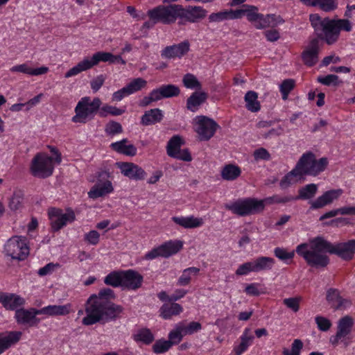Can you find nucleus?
Here are the masks:
<instances>
[{
  "instance_id": "1",
  "label": "nucleus",
  "mask_w": 355,
  "mask_h": 355,
  "mask_svg": "<svg viewBox=\"0 0 355 355\" xmlns=\"http://www.w3.org/2000/svg\"><path fill=\"white\" fill-rule=\"evenodd\" d=\"M296 252L302 257L307 264L315 268H324L329 263L326 253L336 254L345 261H350L355 254V239L335 244L322 236L310 240L309 243H302L296 248Z\"/></svg>"
},
{
  "instance_id": "2",
  "label": "nucleus",
  "mask_w": 355,
  "mask_h": 355,
  "mask_svg": "<svg viewBox=\"0 0 355 355\" xmlns=\"http://www.w3.org/2000/svg\"><path fill=\"white\" fill-rule=\"evenodd\" d=\"M116 297L113 290L105 288L98 295H91L85 306L86 316L83 318V324L92 325L101 320H114L123 311V307L114 304L112 300Z\"/></svg>"
},
{
  "instance_id": "3",
  "label": "nucleus",
  "mask_w": 355,
  "mask_h": 355,
  "mask_svg": "<svg viewBox=\"0 0 355 355\" xmlns=\"http://www.w3.org/2000/svg\"><path fill=\"white\" fill-rule=\"evenodd\" d=\"M309 20L318 38L329 45L338 41L340 31L349 32L352 30L351 22L345 19H331L328 17L322 18L318 14H311Z\"/></svg>"
},
{
  "instance_id": "4",
  "label": "nucleus",
  "mask_w": 355,
  "mask_h": 355,
  "mask_svg": "<svg viewBox=\"0 0 355 355\" xmlns=\"http://www.w3.org/2000/svg\"><path fill=\"white\" fill-rule=\"evenodd\" d=\"M291 201H293L291 196H280L274 195L262 200L254 198L239 199L231 204L225 205V207L239 216H246L261 212L266 205L286 203Z\"/></svg>"
},
{
  "instance_id": "5",
  "label": "nucleus",
  "mask_w": 355,
  "mask_h": 355,
  "mask_svg": "<svg viewBox=\"0 0 355 355\" xmlns=\"http://www.w3.org/2000/svg\"><path fill=\"white\" fill-rule=\"evenodd\" d=\"M328 163L327 157L316 159L315 154L309 151L301 156L295 168L302 177L316 176L325 170Z\"/></svg>"
},
{
  "instance_id": "6",
  "label": "nucleus",
  "mask_w": 355,
  "mask_h": 355,
  "mask_svg": "<svg viewBox=\"0 0 355 355\" xmlns=\"http://www.w3.org/2000/svg\"><path fill=\"white\" fill-rule=\"evenodd\" d=\"M101 104L102 101L98 97L94 98L92 101L89 97L82 98L75 108L76 115L72 117V121L85 123L89 119H92L95 114H98Z\"/></svg>"
},
{
  "instance_id": "7",
  "label": "nucleus",
  "mask_w": 355,
  "mask_h": 355,
  "mask_svg": "<svg viewBox=\"0 0 355 355\" xmlns=\"http://www.w3.org/2000/svg\"><path fill=\"white\" fill-rule=\"evenodd\" d=\"M180 5L173 4L169 6H158L149 10L148 16L152 20L161 22L164 24L174 23L180 17Z\"/></svg>"
},
{
  "instance_id": "8",
  "label": "nucleus",
  "mask_w": 355,
  "mask_h": 355,
  "mask_svg": "<svg viewBox=\"0 0 355 355\" xmlns=\"http://www.w3.org/2000/svg\"><path fill=\"white\" fill-rule=\"evenodd\" d=\"M4 250L7 256L12 259L24 260L29 254L27 239L22 236H15L6 243Z\"/></svg>"
},
{
  "instance_id": "9",
  "label": "nucleus",
  "mask_w": 355,
  "mask_h": 355,
  "mask_svg": "<svg viewBox=\"0 0 355 355\" xmlns=\"http://www.w3.org/2000/svg\"><path fill=\"white\" fill-rule=\"evenodd\" d=\"M180 93V88L172 84L162 85L159 87L151 91L148 96H144L139 101V105L144 107L162 98H168L178 96Z\"/></svg>"
},
{
  "instance_id": "10",
  "label": "nucleus",
  "mask_w": 355,
  "mask_h": 355,
  "mask_svg": "<svg viewBox=\"0 0 355 355\" xmlns=\"http://www.w3.org/2000/svg\"><path fill=\"white\" fill-rule=\"evenodd\" d=\"M53 158L46 154L37 153L32 159L31 174L40 178H46L53 174Z\"/></svg>"
},
{
  "instance_id": "11",
  "label": "nucleus",
  "mask_w": 355,
  "mask_h": 355,
  "mask_svg": "<svg viewBox=\"0 0 355 355\" xmlns=\"http://www.w3.org/2000/svg\"><path fill=\"white\" fill-rule=\"evenodd\" d=\"M182 248V241H169L147 252L145 255V259L151 260L159 257L168 258L178 253Z\"/></svg>"
},
{
  "instance_id": "12",
  "label": "nucleus",
  "mask_w": 355,
  "mask_h": 355,
  "mask_svg": "<svg viewBox=\"0 0 355 355\" xmlns=\"http://www.w3.org/2000/svg\"><path fill=\"white\" fill-rule=\"evenodd\" d=\"M49 216L51 219V227L55 232L76 219L75 213L71 208H68L65 213H63L60 209L51 208L49 211Z\"/></svg>"
},
{
  "instance_id": "13",
  "label": "nucleus",
  "mask_w": 355,
  "mask_h": 355,
  "mask_svg": "<svg viewBox=\"0 0 355 355\" xmlns=\"http://www.w3.org/2000/svg\"><path fill=\"white\" fill-rule=\"evenodd\" d=\"M196 120V132L198 134L200 140H209L219 127L218 125L213 119L205 116H199Z\"/></svg>"
},
{
  "instance_id": "14",
  "label": "nucleus",
  "mask_w": 355,
  "mask_h": 355,
  "mask_svg": "<svg viewBox=\"0 0 355 355\" xmlns=\"http://www.w3.org/2000/svg\"><path fill=\"white\" fill-rule=\"evenodd\" d=\"M109 177L110 173L107 171L98 172L97 175L98 182L88 193L89 198L94 199L112 192V183L107 180Z\"/></svg>"
},
{
  "instance_id": "15",
  "label": "nucleus",
  "mask_w": 355,
  "mask_h": 355,
  "mask_svg": "<svg viewBox=\"0 0 355 355\" xmlns=\"http://www.w3.org/2000/svg\"><path fill=\"white\" fill-rule=\"evenodd\" d=\"M37 315H41L40 309L21 308L16 310L15 318L19 324L36 327L40 322V320L36 317Z\"/></svg>"
},
{
  "instance_id": "16",
  "label": "nucleus",
  "mask_w": 355,
  "mask_h": 355,
  "mask_svg": "<svg viewBox=\"0 0 355 355\" xmlns=\"http://www.w3.org/2000/svg\"><path fill=\"white\" fill-rule=\"evenodd\" d=\"M342 193L343 191L340 189L327 191L315 200L309 201L310 209H319L331 205L334 200H337Z\"/></svg>"
},
{
  "instance_id": "17",
  "label": "nucleus",
  "mask_w": 355,
  "mask_h": 355,
  "mask_svg": "<svg viewBox=\"0 0 355 355\" xmlns=\"http://www.w3.org/2000/svg\"><path fill=\"white\" fill-rule=\"evenodd\" d=\"M190 49V43L188 40H184L178 44L167 46L161 51V56L165 59H172L175 58H182L185 55Z\"/></svg>"
},
{
  "instance_id": "18",
  "label": "nucleus",
  "mask_w": 355,
  "mask_h": 355,
  "mask_svg": "<svg viewBox=\"0 0 355 355\" xmlns=\"http://www.w3.org/2000/svg\"><path fill=\"white\" fill-rule=\"evenodd\" d=\"M116 166L121 173L130 179L143 180L146 174L142 168L132 162H117Z\"/></svg>"
},
{
  "instance_id": "19",
  "label": "nucleus",
  "mask_w": 355,
  "mask_h": 355,
  "mask_svg": "<svg viewBox=\"0 0 355 355\" xmlns=\"http://www.w3.org/2000/svg\"><path fill=\"white\" fill-rule=\"evenodd\" d=\"M123 287L128 289L136 291L141 287L144 277L137 271L129 269L123 270Z\"/></svg>"
},
{
  "instance_id": "20",
  "label": "nucleus",
  "mask_w": 355,
  "mask_h": 355,
  "mask_svg": "<svg viewBox=\"0 0 355 355\" xmlns=\"http://www.w3.org/2000/svg\"><path fill=\"white\" fill-rule=\"evenodd\" d=\"M319 40L315 38L311 40L306 49L302 53V58L304 64L312 67L316 64L318 58Z\"/></svg>"
},
{
  "instance_id": "21",
  "label": "nucleus",
  "mask_w": 355,
  "mask_h": 355,
  "mask_svg": "<svg viewBox=\"0 0 355 355\" xmlns=\"http://www.w3.org/2000/svg\"><path fill=\"white\" fill-rule=\"evenodd\" d=\"M207 14V11L200 6H188L184 8L180 5V18L184 19L187 21L194 23L198 19H203Z\"/></svg>"
},
{
  "instance_id": "22",
  "label": "nucleus",
  "mask_w": 355,
  "mask_h": 355,
  "mask_svg": "<svg viewBox=\"0 0 355 355\" xmlns=\"http://www.w3.org/2000/svg\"><path fill=\"white\" fill-rule=\"evenodd\" d=\"M0 302L6 310L14 311L24 305L25 300L18 295L0 292Z\"/></svg>"
},
{
  "instance_id": "23",
  "label": "nucleus",
  "mask_w": 355,
  "mask_h": 355,
  "mask_svg": "<svg viewBox=\"0 0 355 355\" xmlns=\"http://www.w3.org/2000/svg\"><path fill=\"white\" fill-rule=\"evenodd\" d=\"M22 335L21 331H12L5 334L0 333V355L8 349L11 346L17 343Z\"/></svg>"
},
{
  "instance_id": "24",
  "label": "nucleus",
  "mask_w": 355,
  "mask_h": 355,
  "mask_svg": "<svg viewBox=\"0 0 355 355\" xmlns=\"http://www.w3.org/2000/svg\"><path fill=\"white\" fill-rule=\"evenodd\" d=\"M71 307L69 303L64 305H49L41 309L40 313L49 316L67 315L72 311Z\"/></svg>"
},
{
  "instance_id": "25",
  "label": "nucleus",
  "mask_w": 355,
  "mask_h": 355,
  "mask_svg": "<svg viewBox=\"0 0 355 355\" xmlns=\"http://www.w3.org/2000/svg\"><path fill=\"white\" fill-rule=\"evenodd\" d=\"M164 114L159 108L150 109L146 111L141 118V123L143 125H150L159 123L163 119Z\"/></svg>"
},
{
  "instance_id": "26",
  "label": "nucleus",
  "mask_w": 355,
  "mask_h": 355,
  "mask_svg": "<svg viewBox=\"0 0 355 355\" xmlns=\"http://www.w3.org/2000/svg\"><path fill=\"white\" fill-rule=\"evenodd\" d=\"M128 142V139H123L119 141L112 143L110 148L120 154L135 156L137 154V148L133 144H127Z\"/></svg>"
},
{
  "instance_id": "27",
  "label": "nucleus",
  "mask_w": 355,
  "mask_h": 355,
  "mask_svg": "<svg viewBox=\"0 0 355 355\" xmlns=\"http://www.w3.org/2000/svg\"><path fill=\"white\" fill-rule=\"evenodd\" d=\"M208 98V94L204 92H195L187 100V108L196 112L199 106L204 103Z\"/></svg>"
},
{
  "instance_id": "28",
  "label": "nucleus",
  "mask_w": 355,
  "mask_h": 355,
  "mask_svg": "<svg viewBox=\"0 0 355 355\" xmlns=\"http://www.w3.org/2000/svg\"><path fill=\"white\" fill-rule=\"evenodd\" d=\"M11 72H19L31 76H40L48 72L49 68L46 67H41L37 69H33L27 63L15 65L10 69Z\"/></svg>"
},
{
  "instance_id": "29",
  "label": "nucleus",
  "mask_w": 355,
  "mask_h": 355,
  "mask_svg": "<svg viewBox=\"0 0 355 355\" xmlns=\"http://www.w3.org/2000/svg\"><path fill=\"white\" fill-rule=\"evenodd\" d=\"M183 311L182 306L175 302L164 304L160 308V316L165 320H169L173 316L179 315Z\"/></svg>"
},
{
  "instance_id": "30",
  "label": "nucleus",
  "mask_w": 355,
  "mask_h": 355,
  "mask_svg": "<svg viewBox=\"0 0 355 355\" xmlns=\"http://www.w3.org/2000/svg\"><path fill=\"white\" fill-rule=\"evenodd\" d=\"M172 220L176 224L187 229L198 227L203 224L202 218H196L193 216L189 217L174 216Z\"/></svg>"
},
{
  "instance_id": "31",
  "label": "nucleus",
  "mask_w": 355,
  "mask_h": 355,
  "mask_svg": "<svg viewBox=\"0 0 355 355\" xmlns=\"http://www.w3.org/2000/svg\"><path fill=\"white\" fill-rule=\"evenodd\" d=\"M318 185L313 183L309 184L302 187L298 190V195L293 196V200H311L318 192Z\"/></svg>"
},
{
  "instance_id": "32",
  "label": "nucleus",
  "mask_w": 355,
  "mask_h": 355,
  "mask_svg": "<svg viewBox=\"0 0 355 355\" xmlns=\"http://www.w3.org/2000/svg\"><path fill=\"white\" fill-rule=\"evenodd\" d=\"M353 326L352 318L349 315L344 316L338 322L336 333L345 338L352 332Z\"/></svg>"
},
{
  "instance_id": "33",
  "label": "nucleus",
  "mask_w": 355,
  "mask_h": 355,
  "mask_svg": "<svg viewBox=\"0 0 355 355\" xmlns=\"http://www.w3.org/2000/svg\"><path fill=\"white\" fill-rule=\"evenodd\" d=\"M275 263L273 258L269 257H259L252 261L254 272L271 270Z\"/></svg>"
},
{
  "instance_id": "34",
  "label": "nucleus",
  "mask_w": 355,
  "mask_h": 355,
  "mask_svg": "<svg viewBox=\"0 0 355 355\" xmlns=\"http://www.w3.org/2000/svg\"><path fill=\"white\" fill-rule=\"evenodd\" d=\"M241 168L234 164H227L221 170V177L225 180L232 181L241 175Z\"/></svg>"
},
{
  "instance_id": "35",
  "label": "nucleus",
  "mask_w": 355,
  "mask_h": 355,
  "mask_svg": "<svg viewBox=\"0 0 355 355\" xmlns=\"http://www.w3.org/2000/svg\"><path fill=\"white\" fill-rule=\"evenodd\" d=\"M258 94L254 91H248L244 97L246 103L245 107L248 110L252 112H257L260 110L261 105L257 100Z\"/></svg>"
},
{
  "instance_id": "36",
  "label": "nucleus",
  "mask_w": 355,
  "mask_h": 355,
  "mask_svg": "<svg viewBox=\"0 0 355 355\" xmlns=\"http://www.w3.org/2000/svg\"><path fill=\"white\" fill-rule=\"evenodd\" d=\"M123 270H114L110 272L104 279L106 285L116 288L123 287Z\"/></svg>"
},
{
  "instance_id": "37",
  "label": "nucleus",
  "mask_w": 355,
  "mask_h": 355,
  "mask_svg": "<svg viewBox=\"0 0 355 355\" xmlns=\"http://www.w3.org/2000/svg\"><path fill=\"white\" fill-rule=\"evenodd\" d=\"M249 332L250 330L248 329H245L243 335L241 336L240 344L234 347V352L236 355H241L250 345L254 337L250 335Z\"/></svg>"
},
{
  "instance_id": "38",
  "label": "nucleus",
  "mask_w": 355,
  "mask_h": 355,
  "mask_svg": "<svg viewBox=\"0 0 355 355\" xmlns=\"http://www.w3.org/2000/svg\"><path fill=\"white\" fill-rule=\"evenodd\" d=\"M114 58V55L110 52L98 51L94 53L92 58H89V64L90 69L94 65L98 64L100 62H108L112 63V58Z\"/></svg>"
},
{
  "instance_id": "39",
  "label": "nucleus",
  "mask_w": 355,
  "mask_h": 355,
  "mask_svg": "<svg viewBox=\"0 0 355 355\" xmlns=\"http://www.w3.org/2000/svg\"><path fill=\"white\" fill-rule=\"evenodd\" d=\"M182 144L183 141L180 136H173L168 141L166 146L168 155L171 157H175V154L180 150V147Z\"/></svg>"
},
{
  "instance_id": "40",
  "label": "nucleus",
  "mask_w": 355,
  "mask_h": 355,
  "mask_svg": "<svg viewBox=\"0 0 355 355\" xmlns=\"http://www.w3.org/2000/svg\"><path fill=\"white\" fill-rule=\"evenodd\" d=\"M327 300L331 304L335 309H339L343 306V300L339 295L337 290L330 288L327 293Z\"/></svg>"
},
{
  "instance_id": "41",
  "label": "nucleus",
  "mask_w": 355,
  "mask_h": 355,
  "mask_svg": "<svg viewBox=\"0 0 355 355\" xmlns=\"http://www.w3.org/2000/svg\"><path fill=\"white\" fill-rule=\"evenodd\" d=\"M200 269L196 267H190L183 270L182 274L179 277L178 284L179 286H187L190 283L191 275H197Z\"/></svg>"
},
{
  "instance_id": "42",
  "label": "nucleus",
  "mask_w": 355,
  "mask_h": 355,
  "mask_svg": "<svg viewBox=\"0 0 355 355\" xmlns=\"http://www.w3.org/2000/svg\"><path fill=\"white\" fill-rule=\"evenodd\" d=\"M24 193L21 190L15 191L9 202L11 210L16 211L21 209L24 203Z\"/></svg>"
},
{
  "instance_id": "43",
  "label": "nucleus",
  "mask_w": 355,
  "mask_h": 355,
  "mask_svg": "<svg viewBox=\"0 0 355 355\" xmlns=\"http://www.w3.org/2000/svg\"><path fill=\"white\" fill-rule=\"evenodd\" d=\"M277 21L275 15H266L261 14V17L259 19L258 23L254 26L257 29H263L269 26H274L277 25Z\"/></svg>"
},
{
  "instance_id": "44",
  "label": "nucleus",
  "mask_w": 355,
  "mask_h": 355,
  "mask_svg": "<svg viewBox=\"0 0 355 355\" xmlns=\"http://www.w3.org/2000/svg\"><path fill=\"white\" fill-rule=\"evenodd\" d=\"M183 335L182 322H180L169 333L168 341L171 343V346L178 345L182 341Z\"/></svg>"
},
{
  "instance_id": "45",
  "label": "nucleus",
  "mask_w": 355,
  "mask_h": 355,
  "mask_svg": "<svg viewBox=\"0 0 355 355\" xmlns=\"http://www.w3.org/2000/svg\"><path fill=\"white\" fill-rule=\"evenodd\" d=\"M89 69L90 67L89 64V58H86L83 61L78 62L75 67L70 69L65 73L64 77L68 78Z\"/></svg>"
},
{
  "instance_id": "46",
  "label": "nucleus",
  "mask_w": 355,
  "mask_h": 355,
  "mask_svg": "<svg viewBox=\"0 0 355 355\" xmlns=\"http://www.w3.org/2000/svg\"><path fill=\"white\" fill-rule=\"evenodd\" d=\"M124 112V110L106 104L103 107H100L98 115L99 116L104 118L107 117L109 114L112 116H120Z\"/></svg>"
},
{
  "instance_id": "47",
  "label": "nucleus",
  "mask_w": 355,
  "mask_h": 355,
  "mask_svg": "<svg viewBox=\"0 0 355 355\" xmlns=\"http://www.w3.org/2000/svg\"><path fill=\"white\" fill-rule=\"evenodd\" d=\"M135 341H141L144 344L149 345L154 340V336L148 329H142L134 336Z\"/></svg>"
},
{
  "instance_id": "48",
  "label": "nucleus",
  "mask_w": 355,
  "mask_h": 355,
  "mask_svg": "<svg viewBox=\"0 0 355 355\" xmlns=\"http://www.w3.org/2000/svg\"><path fill=\"white\" fill-rule=\"evenodd\" d=\"M302 176L300 175V173H298L297 169L294 168L291 171L283 177L280 181L279 185L282 189H286L293 182H297V180H294V178H300Z\"/></svg>"
},
{
  "instance_id": "49",
  "label": "nucleus",
  "mask_w": 355,
  "mask_h": 355,
  "mask_svg": "<svg viewBox=\"0 0 355 355\" xmlns=\"http://www.w3.org/2000/svg\"><path fill=\"white\" fill-rule=\"evenodd\" d=\"M295 81L293 79H286L279 85V90L282 95V99L286 100L289 93L294 89Z\"/></svg>"
},
{
  "instance_id": "50",
  "label": "nucleus",
  "mask_w": 355,
  "mask_h": 355,
  "mask_svg": "<svg viewBox=\"0 0 355 355\" xmlns=\"http://www.w3.org/2000/svg\"><path fill=\"white\" fill-rule=\"evenodd\" d=\"M243 7L245 8L247 10L245 15L248 20L252 23L257 24L259 19L261 17V14L257 12V7L248 4H244Z\"/></svg>"
},
{
  "instance_id": "51",
  "label": "nucleus",
  "mask_w": 355,
  "mask_h": 355,
  "mask_svg": "<svg viewBox=\"0 0 355 355\" xmlns=\"http://www.w3.org/2000/svg\"><path fill=\"white\" fill-rule=\"evenodd\" d=\"M147 82L141 78L133 79L130 83L126 85V89H128L130 94L141 90L146 86Z\"/></svg>"
},
{
  "instance_id": "52",
  "label": "nucleus",
  "mask_w": 355,
  "mask_h": 355,
  "mask_svg": "<svg viewBox=\"0 0 355 355\" xmlns=\"http://www.w3.org/2000/svg\"><path fill=\"white\" fill-rule=\"evenodd\" d=\"M171 343L164 339H159L153 345V351L155 354H163L169 350L171 347Z\"/></svg>"
},
{
  "instance_id": "53",
  "label": "nucleus",
  "mask_w": 355,
  "mask_h": 355,
  "mask_svg": "<svg viewBox=\"0 0 355 355\" xmlns=\"http://www.w3.org/2000/svg\"><path fill=\"white\" fill-rule=\"evenodd\" d=\"M105 132L107 135L113 136L121 133L123 128L119 122L110 121L105 125Z\"/></svg>"
},
{
  "instance_id": "54",
  "label": "nucleus",
  "mask_w": 355,
  "mask_h": 355,
  "mask_svg": "<svg viewBox=\"0 0 355 355\" xmlns=\"http://www.w3.org/2000/svg\"><path fill=\"white\" fill-rule=\"evenodd\" d=\"M184 85L189 89H200L201 84L193 74L187 73L182 79Z\"/></svg>"
},
{
  "instance_id": "55",
  "label": "nucleus",
  "mask_w": 355,
  "mask_h": 355,
  "mask_svg": "<svg viewBox=\"0 0 355 355\" xmlns=\"http://www.w3.org/2000/svg\"><path fill=\"white\" fill-rule=\"evenodd\" d=\"M317 80L320 83L326 86H329L331 85L337 86L340 83L338 81V76L334 74H329L326 76H318Z\"/></svg>"
},
{
  "instance_id": "56",
  "label": "nucleus",
  "mask_w": 355,
  "mask_h": 355,
  "mask_svg": "<svg viewBox=\"0 0 355 355\" xmlns=\"http://www.w3.org/2000/svg\"><path fill=\"white\" fill-rule=\"evenodd\" d=\"M274 254L275 257L284 261L293 259L295 255L294 251L288 252L284 248H276Z\"/></svg>"
},
{
  "instance_id": "57",
  "label": "nucleus",
  "mask_w": 355,
  "mask_h": 355,
  "mask_svg": "<svg viewBox=\"0 0 355 355\" xmlns=\"http://www.w3.org/2000/svg\"><path fill=\"white\" fill-rule=\"evenodd\" d=\"M301 297H289L283 300V304L294 312H297L300 309V302Z\"/></svg>"
},
{
  "instance_id": "58",
  "label": "nucleus",
  "mask_w": 355,
  "mask_h": 355,
  "mask_svg": "<svg viewBox=\"0 0 355 355\" xmlns=\"http://www.w3.org/2000/svg\"><path fill=\"white\" fill-rule=\"evenodd\" d=\"M202 329V325L198 322H191L188 325H184L182 323V329L184 335H191L195 332L198 331Z\"/></svg>"
},
{
  "instance_id": "59",
  "label": "nucleus",
  "mask_w": 355,
  "mask_h": 355,
  "mask_svg": "<svg viewBox=\"0 0 355 355\" xmlns=\"http://www.w3.org/2000/svg\"><path fill=\"white\" fill-rule=\"evenodd\" d=\"M209 22H220L225 20H228L227 10L220 11L218 12L211 13L208 18Z\"/></svg>"
},
{
  "instance_id": "60",
  "label": "nucleus",
  "mask_w": 355,
  "mask_h": 355,
  "mask_svg": "<svg viewBox=\"0 0 355 355\" xmlns=\"http://www.w3.org/2000/svg\"><path fill=\"white\" fill-rule=\"evenodd\" d=\"M318 328L322 331H328L331 327V321L322 316H316L315 318Z\"/></svg>"
},
{
  "instance_id": "61",
  "label": "nucleus",
  "mask_w": 355,
  "mask_h": 355,
  "mask_svg": "<svg viewBox=\"0 0 355 355\" xmlns=\"http://www.w3.org/2000/svg\"><path fill=\"white\" fill-rule=\"evenodd\" d=\"M100 234L96 230H91L84 236V240L89 244L96 245L98 243Z\"/></svg>"
},
{
  "instance_id": "62",
  "label": "nucleus",
  "mask_w": 355,
  "mask_h": 355,
  "mask_svg": "<svg viewBox=\"0 0 355 355\" xmlns=\"http://www.w3.org/2000/svg\"><path fill=\"white\" fill-rule=\"evenodd\" d=\"M254 158L256 161L258 160H270L271 158L269 152L264 148H259L254 151Z\"/></svg>"
},
{
  "instance_id": "63",
  "label": "nucleus",
  "mask_w": 355,
  "mask_h": 355,
  "mask_svg": "<svg viewBox=\"0 0 355 355\" xmlns=\"http://www.w3.org/2000/svg\"><path fill=\"white\" fill-rule=\"evenodd\" d=\"M250 272H254L252 261L240 265L235 273L236 275H245Z\"/></svg>"
},
{
  "instance_id": "64",
  "label": "nucleus",
  "mask_w": 355,
  "mask_h": 355,
  "mask_svg": "<svg viewBox=\"0 0 355 355\" xmlns=\"http://www.w3.org/2000/svg\"><path fill=\"white\" fill-rule=\"evenodd\" d=\"M317 6H319L322 10L328 12L334 10L336 8L335 0H318Z\"/></svg>"
}]
</instances>
